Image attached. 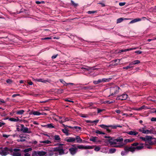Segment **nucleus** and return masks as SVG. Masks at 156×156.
Here are the masks:
<instances>
[{"label":"nucleus","mask_w":156,"mask_h":156,"mask_svg":"<svg viewBox=\"0 0 156 156\" xmlns=\"http://www.w3.org/2000/svg\"><path fill=\"white\" fill-rule=\"evenodd\" d=\"M144 144H143L137 142L133 143L131 144L130 147H125L124 148V151H122L121 154L123 156L127 154L129 151L133 152L136 151L141 150L144 148Z\"/></svg>","instance_id":"obj_1"},{"label":"nucleus","mask_w":156,"mask_h":156,"mask_svg":"<svg viewBox=\"0 0 156 156\" xmlns=\"http://www.w3.org/2000/svg\"><path fill=\"white\" fill-rule=\"evenodd\" d=\"M48 150L49 151L53 152V153L58 152L59 155H62L65 153L62 145L54 148L49 147Z\"/></svg>","instance_id":"obj_2"},{"label":"nucleus","mask_w":156,"mask_h":156,"mask_svg":"<svg viewBox=\"0 0 156 156\" xmlns=\"http://www.w3.org/2000/svg\"><path fill=\"white\" fill-rule=\"evenodd\" d=\"M108 142H109L111 145L118 144L119 145L121 142L123 141L122 138H117L115 139H112V138L109 139L108 140Z\"/></svg>","instance_id":"obj_3"},{"label":"nucleus","mask_w":156,"mask_h":156,"mask_svg":"<svg viewBox=\"0 0 156 156\" xmlns=\"http://www.w3.org/2000/svg\"><path fill=\"white\" fill-rule=\"evenodd\" d=\"M10 150V154L12 156H21V152H20V149L18 148L13 149L11 148Z\"/></svg>","instance_id":"obj_4"},{"label":"nucleus","mask_w":156,"mask_h":156,"mask_svg":"<svg viewBox=\"0 0 156 156\" xmlns=\"http://www.w3.org/2000/svg\"><path fill=\"white\" fill-rule=\"evenodd\" d=\"M11 148L5 147L2 148L0 150V154L2 156H5L10 153Z\"/></svg>","instance_id":"obj_5"},{"label":"nucleus","mask_w":156,"mask_h":156,"mask_svg":"<svg viewBox=\"0 0 156 156\" xmlns=\"http://www.w3.org/2000/svg\"><path fill=\"white\" fill-rule=\"evenodd\" d=\"M77 148L74 145H72V147L69 149V152L72 155H75L77 153Z\"/></svg>","instance_id":"obj_6"},{"label":"nucleus","mask_w":156,"mask_h":156,"mask_svg":"<svg viewBox=\"0 0 156 156\" xmlns=\"http://www.w3.org/2000/svg\"><path fill=\"white\" fill-rule=\"evenodd\" d=\"M143 144V143H142ZM144 144V148H147L148 149H151L152 147L151 145L154 144V143L151 141V140L146 141Z\"/></svg>","instance_id":"obj_7"},{"label":"nucleus","mask_w":156,"mask_h":156,"mask_svg":"<svg viewBox=\"0 0 156 156\" xmlns=\"http://www.w3.org/2000/svg\"><path fill=\"white\" fill-rule=\"evenodd\" d=\"M32 150V149L31 147L23 150L22 152L25 153L24 154V156H33V154L34 153V151L32 152L31 154L29 152L31 151Z\"/></svg>","instance_id":"obj_8"},{"label":"nucleus","mask_w":156,"mask_h":156,"mask_svg":"<svg viewBox=\"0 0 156 156\" xmlns=\"http://www.w3.org/2000/svg\"><path fill=\"white\" fill-rule=\"evenodd\" d=\"M47 154L45 151H34L33 156H45Z\"/></svg>","instance_id":"obj_9"},{"label":"nucleus","mask_w":156,"mask_h":156,"mask_svg":"<svg viewBox=\"0 0 156 156\" xmlns=\"http://www.w3.org/2000/svg\"><path fill=\"white\" fill-rule=\"evenodd\" d=\"M119 89V87L117 86L111 88L110 90L111 95H113L117 94L118 92Z\"/></svg>","instance_id":"obj_10"},{"label":"nucleus","mask_w":156,"mask_h":156,"mask_svg":"<svg viewBox=\"0 0 156 156\" xmlns=\"http://www.w3.org/2000/svg\"><path fill=\"white\" fill-rule=\"evenodd\" d=\"M21 130L22 131L23 133H32V132L30 130V129H29L27 127H25L23 124H21Z\"/></svg>","instance_id":"obj_11"},{"label":"nucleus","mask_w":156,"mask_h":156,"mask_svg":"<svg viewBox=\"0 0 156 156\" xmlns=\"http://www.w3.org/2000/svg\"><path fill=\"white\" fill-rule=\"evenodd\" d=\"M78 149H92L93 148V147L90 146H84L82 145H78L76 146Z\"/></svg>","instance_id":"obj_12"},{"label":"nucleus","mask_w":156,"mask_h":156,"mask_svg":"<svg viewBox=\"0 0 156 156\" xmlns=\"http://www.w3.org/2000/svg\"><path fill=\"white\" fill-rule=\"evenodd\" d=\"M128 143H129L128 139H126L124 140L123 142V141L121 142H120V143L119 145H115L114 146V147H121L123 146L124 145Z\"/></svg>","instance_id":"obj_13"},{"label":"nucleus","mask_w":156,"mask_h":156,"mask_svg":"<svg viewBox=\"0 0 156 156\" xmlns=\"http://www.w3.org/2000/svg\"><path fill=\"white\" fill-rule=\"evenodd\" d=\"M128 95L126 94H123L121 95L118 96L116 98L117 100H126L128 97Z\"/></svg>","instance_id":"obj_14"},{"label":"nucleus","mask_w":156,"mask_h":156,"mask_svg":"<svg viewBox=\"0 0 156 156\" xmlns=\"http://www.w3.org/2000/svg\"><path fill=\"white\" fill-rule=\"evenodd\" d=\"M144 134H156V131L153 129H151L150 130L144 129Z\"/></svg>","instance_id":"obj_15"},{"label":"nucleus","mask_w":156,"mask_h":156,"mask_svg":"<svg viewBox=\"0 0 156 156\" xmlns=\"http://www.w3.org/2000/svg\"><path fill=\"white\" fill-rule=\"evenodd\" d=\"M126 133L127 134L131 136H136L137 135H138V136H139L138 132L134 130L128 131Z\"/></svg>","instance_id":"obj_16"},{"label":"nucleus","mask_w":156,"mask_h":156,"mask_svg":"<svg viewBox=\"0 0 156 156\" xmlns=\"http://www.w3.org/2000/svg\"><path fill=\"white\" fill-rule=\"evenodd\" d=\"M39 142L41 143H42L41 144L42 146H46L47 145L50 144L51 143V142L48 140H44V141H40Z\"/></svg>","instance_id":"obj_17"},{"label":"nucleus","mask_w":156,"mask_h":156,"mask_svg":"<svg viewBox=\"0 0 156 156\" xmlns=\"http://www.w3.org/2000/svg\"><path fill=\"white\" fill-rule=\"evenodd\" d=\"M83 71L85 72L90 71L91 70L95 69L94 67H90L88 66H85V67H82L81 68Z\"/></svg>","instance_id":"obj_18"},{"label":"nucleus","mask_w":156,"mask_h":156,"mask_svg":"<svg viewBox=\"0 0 156 156\" xmlns=\"http://www.w3.org/2000/svg\"><path fill=\"white\" fill-rule=\"evenodd\" d=\"M65 140L67 142H74L75 141V139L72 137H67L65 138Z\"/></svg>","instance_id":"obj_19"},{"label":"nucleus","mask_w":156,"mask_h":156,"mask_svg":"<svg viewBox=\"0 0 156 156\" xmlns=\"http://www.w3.org/2000/svg\"><path fill=\"white\" fill-rule=\"evenodd\" d=\"M98 137L95 136H92L90 139V141L95 142V143L100 142L101 141L98 139Z\"/></svg>","instance_id":"obj_20"},{"label":"nucleus","mask_w":156,"mask_h":156,"mask_svg":"<svg viewBox=\"0 0 156 156\" xmlns=\"http://www.w3.org/2000/svg\"><path fill=\"white\" fill-rule=\"evenodd\" d=\"M102 128L105 129L108 132H110V130L108 129V127L111 126L110 125L107 126L104 124H102L99 126Z\"/></svg>","instance_id":"obj_21"},{"label":"nucleus","mask_w":156,"mask_h":156,"mask_svg":"<svg viewBox=\"0 0 156 156\" xmlns=\"http://www.w3.org/2000/svg\"><path fill=\"white\" fill-rule=\"evenodd\" d=\"M30 115H40L41 113L37 111H32L29 113Z\"/></svg>","instance_id":"obj_22"},{"label":"nucleus","mask_w":156,"mask_h":156,"mask_svg":"<svg viewBox=\"0 0 156 156\" xmlns=\"http://www.w3.org/2000/svg\"><path fill=\"white\" fill-rule=\"evenodd\" d=\"M75 138V140H76V142L77 143H82V140L80 138V137L79 136H76V137Z\"/></svg>","instance_id":"obj_23"},{"label":"nucleus","mask_w":156,"mask_h":156,"mask_svg":"<svg viewBox=\"0 0 156 156\" xmlns=\"http://www.w3.org/2000/svg\"><path fill=\"white\" fill-rule=\"evenodd\" d=\"M19 137L20 138V139H18L17 141L18 142H24L26 141L25 137L22 136L21 135H20Z\"/></svg>","instance_id":"obj_24"},{"label":"nucleus","mask_w":156,"mask_h":156,"mask_svg":"<svg viewBox=\"0 0 156 156\" xmlns=\"http://www.w3.org/2000/svg\"><path fill=\"white\" fill-rule=\"evenodd\" d=\"M44 126L46 127L47 128H54V126L52 123L48 124L45 125Z\"/></svg>","instance_id":"obj_25"},{"label":"nucleus","mask_w":156,"mask_h":156,"mask_svg":"<svg viewBox=\"0 0 156 156\" xmlns=\"http://www.w3.org/2000/svg\"><path fill=\"white\" fill-rule=\"evenodd\" d=\"M141 20V19L140 18L135 19L131 21L129 23V24L133 23H135V22H137L138 21H140Z\"/></svg>","instance_id":"obj_26"},{"label":"nucleus","mask_w":156,"mask_h":156,"mask_svg":"<svg viewBox=\"0 0 156 156\" xmlns=\"http://www.w3.org/2000/svg\"><path fill=\"white\" fill-rule=\"evenodd\" d=\"M69 127L70 128H72L73 129H76V131H79V130H80L81 129V128L80 127H78L77 126H75L73 127H72L71 126H69Z\"/></svg>","instance_id":"obj_27"},{"label":"nucleus","mask_w":156,"mask_h":156,"mask_svg":"<svg viewBox=\"0 0 156 156\" xmlns=\"http://www.w3.org/2000/svg\"><path fill=\"white\" fill-rule=\"evenodd\" d=\"M10 121L13 122H18L20 121V119L16 117V118H10L9 120Z\"/></svg>","instance_id":"obj_28"},{"label":"nucleus","mask_w":156,"mask_h":156,"mask_svg":"<svg viewBox=\"0 0 156 156\" xmlns=\"http://www.w3.org/2000/svg\"><path fill=\"white\" fill-rule=\"evenodd\" d=\"M130 19H127V18H125L123 19V18H120L117 20V23H119L121 22L123 20H129Z\"/></svg>","instance_id":"obj_29"},{"label":"nucleus","mask_w":156,"mask_h":156,"mask_svg":"<svg viewBox=\"0 0 156 156\" xmlns=\"http://www.w3.org/2000/svg\"><path fill=\"white\" fill-rule=\"evenodd\" d=\"M34 80L36 81L39 82H42V83H46L47 81L46 80H44L43 79H34Z\"/></svg>","instance_id":"obj_30"},{"label":"nucleus","mask_w":156,"mask_h":156,"mask_svg":"<svg viewBox=\"0 0 156 156\" xmlns=\"http://www.w3.org/2000/svg\"><path fill=\"white\" fill-rule=\"evenodd\" d=\"M62 132L65 133L67 136L69 135V133H68V130L66 128H64L62 129Z\"/></svg>","instance_id":"obj_31"},{"label":"nucleus","mask_w":156,"mask_h":156,"mask_svg":"<svg viewBox=\"0 0 156 156\" xmlns=\"http://www.w3.org/2000/svg\"><path fill=\"white\" fill-rule=\"evenodd\" d=\"M140 63V62L139 60H136L131 62L130 65H136Z\"/></svg>","instance_id":"obj_32"},{"label":"nucleus","mask_w":156,"mask_h":156,"mask_svg":"<svg viewBox=\"0 0 156 156\" xmlns=\"http://www.w3.org/2000/svg\"><path fill=\"white\" fill-rule=\"evenodd\" d=\"M54 154H55V156H57L59 154V153H58V152H56L54 153L53 152H51V153H49L48 154L49 156H52Z\"/></svg>","instance_id":"obj_33"},{"label":"nucleus","mask_w":156,"mask_h":156,"mask_svg":"<svg viewBox=\"0 0 156 156\" xmlns=\"http://www.w3.org/2000/svg\"><path fill=\"white\" fill-rule=\"evenodd\" d=\"M145 139L146 140V141H147L150 140H151L153 138L152 137L150 136L147 135L145 136Z\"/></svg>","instance_id":"obj_34"},{"label":"nucleus","mask_w":156,"mask_h":156,"mask_svg":"<svg viewBox=\"0 0 156 156\" xmlns=\"http://www.w3.org/2000/svg\"><path fill=\"white\" fill-rule=\"evenodd\" d=\"M54 139L56 141H59L60 140V138L59 135H55L54 136Z\"/></svg>","instance_id":"obj_35"},{"label":"nucleus","mask_w":156,"mask_h":156,"mask_svg":"<svg viewBox=\"0 0 156 156\" xmlns=\"http://www.w3.org/2000/svg\"><path fill=\"white\" fill-rule=\"evenodd\" d=\"M24 112V110H21L19 111H17L16 112V114L19 115H22L23 114V113Z\"/></svg>","instance_id":"obj_36"},{"label":"nucleus","mask_w":156,"mask_h":156,"mask_svg":"<svg viewBox=\"0 0 156 156\" xmlns=\"http://www.w3.org/2000/svg\"><path fill=\"white\" fill-rule=\"evenodd\" d=\"M145 128L143 127L140 128L138 129V131L141 132L142 133H144V131Z\"/></svg>","instance_id":"obj_37"},{"label":"nucleus","mask_w":156,"mask_h":156,"mask_svg":"<svg viewBox=\"0 0 156 156\" xmlns=\"http://www.w3.org/2000/svg\"><path fill=\"white\" fill-rule=\"evenodd\" d=\"M95 133L99 134H105V133L101 131L98 130H97L94 131Z\"/></svg>","instance_id":"obj_38"},{"label":"nucleus","mask_w":156,"mask_h":156,"mask_svg":"<svg viewBox=\"0 0 156 156\" xmlns=\"http://www.w3.org/2000/svg\"><path fill=\"white\" fill-rule=\"evenodd\" d=\"M116 151V149L115 148H112L110 149L109 150V153H114Z\"/></svg>","instance_id":"obj_39"},{"label":"nucleus","mask_w":156,"mask_h":156,"mask_svg":"<svg viewBox=\"0 0 156 156\" xmlns=\"http://www.w3.org/2000/svg\"><path fill=\"white\" fill-rule=\"evenodd\" d=\"M60 81L61 83H63L64 85L67 86L68 85V83H66L62 79H60Z\"/></svg>","instance_id":"obj_40"},{"label":"nucleus","mask_w":156,"mask_h":156,"mask_svg":"<svg viewBox=\"0 0 156 156\" xmlns=\"http://www.w3.org/2000/svg\"><path fill=\"white\" fill-rule=\"evenodd\" d=\"M133 66H128L126 67H123V68L124 69H128L133 68Z\"/></svg>","instance_id":"obj_41"},{"label":"nucleus","mask_w":156,"mask_h":156,"mask_svg":"<svg viewBox=\"0 0 156 156\" xmlns=\"http://www.w3.org/2000/svg\"><path fill=\"white\" fill-rule=\"evenodd\" d=\"M101 148L99 146H96L94 149V150L96 151H98L100 150Z\"/></svg>","instance_id":"obj_42"},{"label":"nucleus","mask_w":156,"mask_h":156,"mask_svg":"<svg viewBox=\"0 0 156 156\" xmlns=\"http://www.w3.org/2000/svg\"><path fill=\"white\" fill-rule=\"evenodd\" d=\"M138 48V47H136V48H130L129 49H126V51H129L132 50H135L136 49H137Z\"/></svg>","instance_id":"obj_43"},{"label":"nucleus","mask_w":156,"mask_h":156,"mask_svg":"<svg viewBox=\"0 0 156 156\" xmlns=\"http://www.w3.org/2000/svg\"><path fill=\"white\" fill-rule=\"evenodd\" d=\"M6 82L7 83L9 84H10L12 83V81L10 79H8L7 80H6Z\"/></svg>","instance_id":"obj_44"},{"label":"nucleus","mask_w":156,"mask_h":156,"mask_svg":"<svg viewBox=\"0 0 156 156\" xmlns=\"http://www.w3.org/2000/svg\"><path fill=\"white\" fill-rule=\"evenodd\" d=\"M97 12L96 11H88L87 12V13L89 14H91L92 13H94Z\"/></svg>","instance_id":"obj_45"},{"label":"nucleus","mask_w":156,"mask_h":156,"mask_svg":"<svg viewBox=\"0 0 156 156\" xmlns=\"http://www.w3.org/2000/svg\"><path fill=\"white\" fill-rule=\"evenodd\" d=\"M71 2L73 5L74 6L76 7L78 5V4L76 3H75L73 1L71 0Z\"/></svg>","instance_id":"obj_46"},{"label":"nucleus","mask_w":156,"mask_h":156,"mask_svg":"<svg viewBox=\"0 0 156 156\" xmlns=\"http://www.w3.org/2000/svg\"><path fill=\"white\" fill-rule=\"evenodd\" d=\"M126 3L125 2H120L119 3V5L120 6H122L126 4Z\"/></svg>","instance_id":"obj_47"},{"label":"nucleus","mask_w":156,"mask_h":156,"mask_svg":"<svg viewBox=\"0 0 156 156\" xmlns=\"http://www.w3.org/2000/svg\"><path fill=\"white\" fill-rule=\"evenodd\" d=\"M5 124V123L2 122V121H0V127L3 126Z\"/></svg>","instance_id":"obj_48"},{"label":"nucleus","mask_w":156,"mask_h":156,"mask_svg":"<svg viewBox=\"0 0 156 156\" xmlns=\"http://www.w3.org/2000/svg\"><path fill=\"white\" fill-rule=\"evenodd\" d=\"M129 142H131L133 141L134 140V138H130L128 139Z\"/></svg>","instance_id":"obj_49"},{"label":"nucleus","mask_w":156,"mask_h":156,"mask_svg":"<svg viewBox=\"0 0 156 156\" xmlns=\"http://www.w3.org/2000/svg\"><path fill=\"white\" fill-rule=\"evenodd\" d=\"M140 139H141V140H142L144 141H145V142H146V140L145 139V137H140Z\"/></svg>","instance_id":"obj_50"},{"label":"nucleus","mask_w":156,"mask_h":156,"mask_svg":"<svg viewBox=\"0 0 156 156\" xmlns=\"http://www.w3.org/2000/svg\"><path fill=\"white\" fill-rule=\"evenodd\" d=\"M99 121V120H95L92 121V123H94L96 125L97 123Z\"/></svg>","instance_id":"obj_51"},{"label":"nucleus","mask_w":156,"mask_h":156,"mask_svg":"<svg viewBox=\"0 0 156 156\" xmlns=\"http://www.w3.org/2000/svg\"><path fill=\"white\" fill-rule=\"evenodd\" d=\"M135 52L138 54H140L142 53V51H136Z\"/></svg>","instance_id":"obj_52"},{"label":"nucleus","mask_w":156,"mask_h":156,"mask_svg":"<svg viewBox=\"0 0 156 156\" xmlns=\"http://www.w3.org/2000/svg\"><path fill=\"white\" fill-rule=\"evenodd\" d=\"M4 137H5L6 138H8V137L10 136V135H7L5 134H3L2 135Z\"/></svg>","instance_id":"obj_53"},{"label":"nucleus","mask_w":156,"mask_h":156,"mask_svg":"<svg viewBox=\"0 0 156 156\" xmlns=\"http://www.w3.org/2000/svg\"><path fill=\"white\" fill-rule=\"evenodd\" d=\"M151 121L156 122V118L153 117L151 119Z\"/></svg>","instance_id":"obj_54"},{"label":"nucleus","mask_w":156,"mask_h":156,"mask_svg":"<svg viewBox=\"0 0 156 156\" xmlns=\"http://www.w3.org/2000/svg\"><path fill=\"white\" fill-rule=\"evenodd\" d=\"M143 108H144V106H143L141 107L140 108H139L135 109V110H140L143 109Z\"/></svg>","instance_id":"obj_55"},{"label":"nucleus","mask_w":156,"mask_h":156,"mask_svg":"<svg viewBox=\"0 0 156 156\" xmlns=\"http://www.w3.org/2000/svg\"><path fill=\"white\" fill-rule=\"evenodd\" d=\"M102 82H106L107 81H108V79H105V78H103L102 79H101Z\"/></svg>","instance_id":"obj_56"},{"label":"nucleus","mask_w":156,"mask_h":156,"mask_svg":"<svg viewBox=\"0 0 156 156\" xmlns=\"http://www.w3.org/2000/svg\"><path fill=\"white\" fill-rule=\"evenodd\" d=\"M111 126H110V127H112V129H116L117 128V125L116 126H112L110 125Z\"/></svg>","instance_id":"obj_57"},{"label":"nucleus","mask_w":156,"mask_h":156,"mask_svg":"<svg viewBox=\"0 0 156 156\" xmlns=\"http://www.w3.org/2000/svg\"><path fill=\"white\" fill-rule=\"evenodd\" d=\"M64 122H65L66 121H68L69 120V119L68 118H65V117H64Z\"/></svg>","instance_id":"obj_58"},{"label":"nucleus","mask_w":156,"mask_h":156,"mask_svg":"<svg viewBox=\"0 0 156 156\" xmlns=\"http://www.w3.org/2000/svg\"><path fill=\"white\" fill-rule=\"evenodd\" d=\"M19 95H20V94H14L12 95V98H15L17 96H18Z\"/></svg>","instance_id":"obj_59"},{"label":"nucleus","mask_w":156,"mask_h":156,"mask_svg":"<svg viewBox=\"0 0 156 156\" xmlns=\"http://www.w3.org/2000/svg\"><path fill=\"white\" fill-rule=\"evenodd\" d=\"M51 39V37H45L44 38H41V40H44L50 39Z\"/></svg>","instance_id":"obj_60"},{"label":"nucleus","mask_w":156,"mask_h":156,"mask_svg":"<svg viewBox=\"0 0 156 156\" xmlns=\"http://www.w3.org/2000/svg\"><path fill=\"white\" fill-rule=\"evenodd\" d=\"M1 103H5V101L3 99H1L0 100V104H1Z\"/></svg>","instance_id":"obj_61"},{"label":"nucleus","mask_w":156,"mask_h":156,"mask_svg":"<svg viewBox=\"0 0 156 156\" xmlns=\"http://www.w3.org/2000/svg\"><path fill=\"white\" fill-rule=\"evenodd\" d=\"M57 55H58V54H57V55H53V56H52L51 58L52 59L55 58H56V57H57Z\"/></svg>","instance_id":"obj_62"},{"label":"nucleus","mask_w":156,"mask_h":156,"mask_svg":"<svg viewBox=\"0 0 156 156\" xmlns=\"http://www.w3.org/2000/svg\"><path fill=\"white\" fill-rule=\"evenodd\" d=\"M103 110L100 109H98V113H100V112H101Z\"/></svg>","instance_id":"obj_63"},{"label":"nucleus","mask_w":156,"mask_h":156,"mask_svg":"<svg viewBox=\"0 0 156 156\" xmlns=\"http://www.w3.org/2000/svg\"><path fill=\"white\" fill-rule=\"evenodd\" d=\"M86 122L87 123H92V121L89 120H86Z\"/></svg>","instance_id":"obj_64"}]
</instances>
